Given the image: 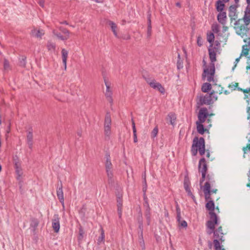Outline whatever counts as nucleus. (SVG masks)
<instances>
[{
  "instance_id": "38",
  "label": "nucleus",
  "mask_w": 250,
  "mask_h": 250,
  "mask_svg": "<svg viewBox=\"0 0 250 250\" xmlns=\"http://www.w3.org/2000/svg\"><path fill=\"white\" fill-rule=\"evenodd\" d=\"M211 29L212 31L215 33H217L219 32V26L218 24H213L211 26Z\"/></svg>"
},
{
  "instance_id": "9",
  "label": "nucleus",
  "mask_w": 250,
  "mask_h": 250,
  "mask_svg": "<svg viewBox=\"0 0 250 250\" xmlns=\"http://www.w3.org/2000/svg\"><path fill=\"white\" fill-rule=\"evenodd\" d=\"M212 114L209 115L208 113V109L206 107L201 108L199 111L198 114V122L200 123H204L206 119L209 116H211Z\"/></svg>"
},
{
  "instance_id": "17",
  "label": "nucleus",
  "mask_w": 250,
  "mask_h": 250,
  "mask_svg": "<svg viewBox=\"0 0 250 250\" xmlns=\"http://www.w3.org/2000/svg\"><path fill=\"white\" fill-rule=\"evenodd\" d=\"M237 6L235 5H232L229 7V16L230 17V20H235L237 18L236 14V8Z\"/></svg>"
},
{
  "instance_id": "51",
  "label": "nucleus",
  "mask_w": 250,
  "mask_h": 250,
  "mask_svg": "<svg viewBox=\"0 0 250 250\" xmlns=\"http://www.w3.org/2000/svg\"><path fill=\"white\" fill-rule=\"evenodd\" d=\"M117 212L119 218H121L122 215V207H117Z\"/></svg>"
},
{
  "instance_id": "14",
  "label": "nucleus",
  "mask_w": 250,
  "mask_h": 250,
  "mask_svg": "<svg viewBox=\"0 0 250 250\" xmlns=\"http://www.w3.org/2000/svg\"><path fill=\"white\" fill-rule=\"evenodd\" d=\"M57 195L60 202L62 204V205H63L64 197L62 181H60V186L58 185V187L57 188Z\"/></svg>"
},
{
  "instance_id": "24",
  "label": "nucleus",
  "mask_w": 250,
  "mask_h": 250,
  "mask_svg": "<svg viewBox=\"0 0 250 250\" xmlns=\"http://www.w3.org/2000/svg\"><path fill=\"white\" fill-rule=\"evenodd\" d=\"M145 215L147 221V225H149L151 222L150 208H146Z\"/></svg>"
},
{
  "instance_id": "49",
  "label": "nucleus",
  "mask_w": 250,
  "mask_h": 250,
  "mask_svg": "<svg viewBox=\"0 0 250 250\" xmlns=\"http://www.w3.org/2000/svg\"><path fill=\"white\" fill-rule=\"evenodd\" d=\"M238 86V83H232L231 84H229V87L232 88L233 90H235Z\"/></svg>"
},
{
  "instance_id": "42",
  "label": "nucleus",
  "mask_w": 250,
  "mask_h": 250,
  "mask_svg": "<svg viewBox=\"0 0 250 250\" xmlns=\"http://www.w3.org/2000/svg\"><path fill=\"white\" fill-rule=\"evenodd\" d=\"M185 189L186 191V192H187L188 195L189 196H190L193 199H194L195 197L192 193L191 190L190 189V188L189 187L186 188H185Z\"/></svg>"
},
{
  "instance_id": "37",
  "label": "nucleus",
  "mask_w": 250,
  "mask_h": 250,
  "mask_svg": "<svg viewBox=\"0 0 250 250\" xmlns=\"http://www.w3.org/2000/svg\"><path fill=\"white\" fill-rule=\"evenodd\" d=\"M243 20L245 22V24L247 26L250 22V15H248L246 12H245L244 16L243 17Z\"/></svg>"
},
{
  "instance_id": "35",
  "label": "nucleus",
  "mask_w": 250,
  "mask_h": 250,
  "mask_svg": "<svg viewBox=\"0 0 250 250\" xmlns=\"http://www.w3.org/2000/svg\"><path fill=\"white\" fill-rule=\"evenodd\" d=\"M26 58L25 56H22L21 58L20 59L19 61V65L22 67H25L26 64Z\"/></svg>"
},
{
  "instance_id": "59",
  "label": "nucleus",
  "mask_w": 250,
  "mask_h": 250,
  "mask_svg": "<svg viewBox=\"0 0 250 250\" xmlns=\"http://www.w3.org/2000/svg\"><path fill=\"white\" fill-rule=\"evenodd\" d=\"M200 40H201V38L199 37H198V38H197V44H198V45L199 46H201L202 45V43L200 42Z\"/></svg>"
},
{
  "instance_id": "48",
  "label": "nucleus",
  "mask_w": 250,
  "mask_h": 250,
  "mask_svg": "<svg viewBox=\"0 0 250 250\" xmlns=\"http://www.w3.org/2000/svg\"><path fill=\"white\" fill-rule=\"evenodd\" d=\"M247 3L248 4L247 7L246 8V10L245 12L247 13H248L249 15H250V0H246Z\"/></svg>"
},
{
  "instance_id": "13",
  "label": "nucleus",
  "mask_w": 250,
  "mask_h": 250,
  "mask_svg": "<svg viewBox=\"0 0 250 250\" xmlns=\"http://www.w3.org/2000/svg\"><path fill=\"white\" fill-rule=\"evenodd\" d=\"M198 167L199 171L201 173H207L208 166L205 158H202L199 160Z\"/></svg>"
},
{
  "instance_id": "4",
  "label": "nucleus",
  "mask_w": 250,
  "mask_h": 250,
  "mask_svg": "<svg viewBox=\"0 0 250 250\" xmlns=\"http://www.w3.org/2000/svg\"><path fill=\"white\" fill-rule=\"evenodd\" d=\"M105 158L106 159L105 168L108 178V182L109 184H112L114 183L113 165L111 162L110 154L108 153H106L105 155Z\"/></svg>"
},
{
  "instance_id": "16",
  "label": "nucleus",
  "mask_w": 250,
  "mask_h": 250,
  "mask_svg": "<svg viewBox=\"0 0 250 250\" xmlns=\"http://www.w3.org/2000/svg\"><path fill=\"white\" fill-rule=\"evenodd\" d=\"M218 22L221 24L224 25L227 22V13L225 11L220 12L217 17Z\"/></svg>"
},
{
  "instance_id": "29",
  "label": "nucleus",
  "mask_w": 250,
  "mask_h": 250,
  "mask_svg": "<svg viewBox=\"0 0 250 250\" xmlns=\"http://www.w3.org/2000/svg\"><path fill=\"white\" fill-rule=\"evenodd\" d=\"M16 173L17 174V179L19 182L21 181V176L22 175L23 172L22 169L21 168L16 169Z\"/></svg>"
},
{
  "instance_id": "2",
  "label": "nucleus",
  "mask_w": 250,
  "mask_h": 250,
  "mask_svg": "<svg viewBox=\"0 0 250 250\" xmlns=\"http://www.w3.org/2000/svg\"><path fill=\"white\" fill-rule=\"evenodd\" d=\"M212 233H213L214 239L213 243L214 250H225L222 244L225 241V239L224 238V233L222 227L220 226L216 229H209V230L207 231L208 234L210 235Z\"/></svg>"
},
{
  "instance_id": "44",
  "label": "nucleus",
  "mask_w": 250,
  "mask_h": 250,
  "mask_svg": "<svg viewBox=\"0 0 250 250\" xmlns=\"http://www.w3.org/2000/svg\"><path fill=\"white\" fill-rule=\"evenodd\" d=\"M249 142H250V140H249ZM243 151L244 154L247 153V151H250V143L247 144L245 147H243Z\"/></svg>"
},
{
  "instance_id": "33",
  "label": "nucleus",
  "mask_w": 250,
  "mask_h": 250,
  "mask_svg": "<svg viewBox=\"0 0 250 250\" xmlns=\"http://www.w3.org/2000/svg\"><path fill=\"white\" fill-rule=\"evenodd\" d=\"M146 80L147 83H148L152 88L156 89L157 84L158 83L157 82H156L154 80L150 81L149 79H146Z\"/></svg>"
},
{
  "instance_id": "25",
  "label": "nucleus",
  "mask_w": 250,
  "mask_h": 250,
  "mask_svg": "<svg viewBox=\"0 0 250 250\" xmlns=\"http://www.w3.org/2000/svg\"><path fill=\"white\" fill-rule=\"evenodd\" d=\"M108 23L109 25L110 26L112 32H113L114 35L116 37H117V32L116 31V29L117 28V26L116 25V24L113 21H108Z\"/></svg>"
},
{
  "instance_id": "20",
  "label": "nucleus",
  "mask_w": 250,
  "mask_h": 250,
  "mask_svg": "<svg viewBox=\"0 0 250 250\" xmlns=\"http://www.w3.org/2000/svg\"><path fill=\"white\" fill-rule=\"evenodd\" d=\"M225 6V4L221 0H218L216 2V9L219 12L224 11Z\"/></svg>"
},
{
  "instance_id": "55",
  "label": "nucleus",
  "mask_w": 250,
  "mask_h": 250,
  "mask_svg": "<svg viewBox=\"0 0 250 250\" xmlns=\"http://www.w3.org/2000/svg\"><path fill=\"white\" fill-rule=\"evenodd\" d=\"M38 3L39 4V5L41 7H44V0H39V1L38 2Z\"/></svg>"
},
{
  "instance_id": "21",
  "label": "nucleus",
  "mask_w": 250,
  "mask_h": 250,
  "mask_svg": "<svg viewBox=\"0 0 250 250\" xmlns=\"http://www.w3.org/2000/svg\"><path fill=\"white\" fill-rule=\"evenodd\" d=\"M196 125L197 132L200 134H203L205 133L206 129L204 128L203 123H200L199 122L197 121Z\"/></svg>"
},
{
  "instance_id": "63",
  "label": "nucleus",
  "mask_w": 250,
  "mask_h": 250,
  "mask_svg": "<svg viewBox=\"0 0 250 250\" xmlns=\"http://www.w3.org/2000/svg\"><path fill=\"white\" fill-rule=\"evenodd\" d=\"M247 176L248 177V181H249V182H250V169L249 170V171H248V172L247 173Z\"/></svg>"
},
{
  "instance_id": "27",
  "label": "nucleus",
  "mask_w": 250,
  "mask_h": 250,
  "mask_svg": "<svg viewBox=\"0 0 250 250\" xmlns=\"http://www.w3.org/2000/svg\"><path fill=\"white\" fill-rule=\"evenodd\" d=\"M132 130L133 133V141L134 143H137L138 141L137 133H136V129L135 127V124L134 121L132 120Z\"/></svg>"
},
{
  "instance_id": "54",
  "label": "nucleus",
  "mask_w": 250,
  "mask_h": 250,
  "mask_svg": "<svg viewBox=\"0 0 250 250\" xmlns=\"http://www.w3.org/2000/svg\"><path fill=\"white\" fill-rule=\"evenodd\" d=\"M218 91H215V93H218L219 94H221L223 93V87L220 86H218Z\"/></svg>"
},
{
  "instance_id": "61",
  "label": "nucleus",
  "mask_w": 250,
  "mask_h": 250,
  "mask_svg": "<svg viewBox=\"0 0 250 250\" xmlns=\"http://www.w3.org/2000/svg\"><path fill=\"white\" fill-rule=\"evenodd\" d=\"M144 201H148V198L146 195V193H144Z\"/></svg>"
},
{
  "instance_id": "31",
  "label": "nucleus",
  "mask_w": 250,
  "mask_h": 250,
  "mask_svg": "<svg viewBox=\"0 0 250 250\" xmlns=\"http://www.w3.org/2000/svg\"><path fill=\"white\" fill-rule=\"evenodd\" d=\"M47 47L49 51H55L56 48L55 43L51 42H48L47 43Z\"/></svg>"
},
{
  "instance_id": "28",
  "label": "nucleus",
  "mask_w": 250,
  "mask_h": 250,
  "mask_svg": "<svg viewBox=\"0 0 250 250\" xmlns=\"http://www.w3.org/2000/svg\"><path fill=\"white\" fill-rule=\"evenodd\" d=\"M53 34L62 41H65L68 39V37L62 35L61 33L56 32L55 30L53 31Z\"/></svg>"
},
{
  "instance_id": "45",
  "label": "nucleus",
  "mask_w": 250,
  "mask_h": 250,
  "mask_svg": "<svg viewBox=\"0 0 250 250\" xmlns=\"http://www.w3.org/2000/svg\"><path fill=\"white\" fill-rule=\"evenodd\" d=\"M190 186V181L188 178L186 177L184 179V188L189 187Z\"/></svg>"
},
{
  "instance_id": "18",
  "label": "nucleus",
  "mask_w": 250,
  "mask_h": 250,
  "mask_svg": "<svg viewBox=\"0 0 250 250\" xmlns=\"http://www.w3.org/2000/svg\"><path fill=\"white\" fill-rule=\"evenodd\" d=\"M27 144L29 147L31 149L33 145V133L32 129L30 128L27 134Z\"/></svg>"
},
{
  "instance_id": "8",
  "label": "nucleus",
  "mask_w": 250,
  "mask_h": 250,
  "mask_svg": "<svg viewBox=\"0 0 250 250\" xmlns=\"http://www.w3.org/2000/svg\"><path fill=\"white\" fill-rule=\"evenodd\" d=\"M209 216L210 219L207 222V227L209 229H215V225L219 224V220L216 214L211 213V215Z\"/></svg>"
},
{
  "instance_id": "30",
  "label": "nucleus",
  "mask_w": 250,
  "mask_h": 250,
  "mask_svg": "<svg viewBox=\"0 0 250 250\" xmlns=\"http://www.w3.org/2000/svg\"><path fill=\"white\" fill-rule=\"evenodd\" d=\"M167 119L171 125H173L176 120V117L174 114L170 113L167 116Z\"/></svg>"
},
{
  "instance_id": "41",
  "label": "nucleus",
  "mask_w": 250,
  "mask_h": 250,
  "mask_svg": "<svg viewBox=\"0 0 250 250\" xmlns=\"http://www.w3.org/2000/svg\"><path fill=\"white\" fill-rule=\"evenodd\" d=\"M3 67L4 70H7L10 68L9 61L6 59H4V60Z\"/></svg>"
},
{
  "instance_id": "26",
  "label": "nucleus",
  "mask_w": 250,
  "mask_h": 250,
  "mask_svg": "<svg viewBox=\"0 0 250 250\" xmlns=\"http://www.w3.org/2000/svg\"><path fill=\"white\" fill-rule=\"evenodd\" d=\"M207 41L209 42L211 44L210 46H212V43L214 41V35L213 33L209 32L207 33Z\"/></svg>"
},
{
  "instance_id": "23",
  "label": "nucleus",
  "mask_w": 250,
  "mask_h": 250,
  "mask_svg": "<svg viewBox=\"0 0 250 250\" xmlns=\"http://www.w3.org/2000/svg\"><path fill=\"white\" fill-rule=\"evenodd\" d=\"M211 88V84L208 83H205L202 85L201 90L203 92L207 93L208 92Z\"/></svg>"
},
{
  "instance_id": "5",
  "label": "nucleus",
  "mask_w": 250,
  "mask_h": 250,
  "mask_svg": "<svg viewBox=\"0 0 250 250\" xmlns=\"http://www.w3.org/2000/svg\"><path fill=\"white\" fill-rule=\"evenodd\" d=\"M215 93L214 91H211L209 94H206L205 96H200L199 97L197 104L198 106L203 105V104L209 105L212 104V96Z\"/></svg>"
},
{
  "instance_id": "58",
  "label": "nucleus",
  "mask_w": 250,
  "mask_h": 250,
  "mask_svg": "<svg viewBox=\"0 0 250 250\" xmlns=\"http://www.w3.org/2000/svg\"><path fill=\"white\" fill-rule=\"evenodd\" d=\"M212 103L214 102L217 100V97L216 95H214V93L212 96Z\"/></svg>"
},
{
  "instance_id": "36",
  "label": "nucleus",
  "mask_w": 250,
  "mask_h": 250,
  "mask_svg": "<svg viewBox=\"0 0 250 250\" xmlns=\"http://www.w3.org/2000/svg\"><path fill=\"white\" fill-rule=\"evenodd\" d=\"M59 29L65 35V37H68V39L69 38V31L66 28L60 26L59 27Z\"/></svg>"
},
{
  "instance_id": "46",
  "label": "nucleus",
  "mask_w": 250,
  "mask_h": 250,
  "mask_svg": "<svg viewBox=\"0 0 250 250\" xmlns=\"http://www.w3.org/2000/svg\"><path fill=\"white\" fill-rule=\"evenodd\" d=\"M117 207H122V199L120 196L117 197Z\"/></svg>"
},
{
  "instance_id": "15",
  "label": "nucleus",
  "mask_w": 250,
  "mask_h": 250,
  "mask_svg": "<svg viewBox=\"0 0 250 250\" xmlns=\"http://www.w3.org/2000/svg\"><path fill=\"white\" fill-rule=\"evenodd\" d=\"M207 201V203L206 204V209L209 211V215H211V213L216 214V213L214 212L215 205L213 201L211 198V199H209Z\"/></svg>"
},
{
  "instance_id": "10",
  "label": "nucleus",
  "mask_w": 250,
  "mask_h": 250,
  "mask_svg": "<svg viewBox=\"0 0 250 250\" xmlns=\"http://www.w3.org/2000/svg\"><path fill=\"white\" fill-rule=\"evenodd\" d=\"M104 82L105 85L106 86V91L105 93V96L107 100V101L112 104L113 103V99H112V91L110 88V83L109 82H108L105 79H104Z\"/></svg>"
},
{
  "instance_id": "43",
  "label": "nucleus",
  "mask_w": 250,
  "mask_h": 250,
  "mask_svg": "<svg viewBox=\"0 0 250 250\" xmlns=\"http://www.w3.org/2000/svg\"><path fill=\"white\" fill-rule=\"evenodd\" d=\"M152 27L151 25L150 24H148L147 26V38H149L151 35L152 32Z\"/></svg>"
},
{
  "instance_id": "50",
  "label": "nucleus",
  "mask_w": 250,
  "mask_h": 250,
  "mask_svg": "<svg viewBox=\"0 0 250 250\" xmlns=\"http://www.w3.org/2000/svg\"><path fill=\"white\" fill-rule=\"evenodd\" d=\"M144 185H143V191L144 193H146V188H147V185H146V177L145 176L144 177Z\"/></svg>"
},
{
  "instance_id": "40",
  "label": "nucleus",
  "mask_w": 250,
  "mask_h": 250,
  "mask_svg": "<svg viewBox=\"0 0 250 250\" xmlns=\"http://www.w3.org/2000/svg\"><path fill=\"white\" fill-rule=\"evenodd\" d=\"M158 132V128L157 126H156L151 132V138H154L157 136Z\"/></svg>"
},
{
  "instance_id": "52",
  "label": "nucleus",
  "mask_w": 250,
  "mask_h": 250,
  "mask_svg": "<svg viewBox=\"0 0 250 250\" xmlns=\"http://www.w3.org/2000/svg\"><path fill=\"white\" fill-rule=\"evenodd\" d=\"M183 62L181 60H177V68L178 69H180L183 67Z\"/></svg>"
},
{
  "instance_id": "60",
  "label": "nucleus",
  "mask_w": 250,
  "mask_h": 250,
  "mask_svg": "<svg viewBox=\"0 0 250 250\" xmlns=\"http://www.w3.org/2000/svg\"><path fill=\"white\" fill-rule=\"evenodd\" d=\"M143 231H139L138 232V234H139V236L140 238H141L142 240L143 239Z\"/></svg>"
},
{
  "instance_id": "34",
  "label": "nucleus",
  "mask_w": 250,
  "mask_h": 250,
  "mask_svg": "<svg viewBox=\"0 0 250 250\" xmlns=\"http://www.w3.org/2000/svg\"><path fill=\"white\" fill-rule=\"evenodd\" d=\"M210 188H209V194H208V196H206V194H204L206 201L211 199V194L212 193H216L217 191V189H212L211 190Z\"/></svg>"
},
{
  "instance_id": "56",
  "label": "nucleus",
  "mask_w": 250,
  "mask_h": 250,
  "mask_svg": "<svg viewBox=\"0 0 250 250\" xmlns=\"http://www.w3.org/2000/svg\"><path fill=\"white\" fill-rule=\"evenodd\" d=\"M15 169L21 168V165L19 162H16L15 163Z\"/></svg>"
},
{
  "instance_id": "1",
  "label": "nucleus",
  "mask_w": 250,
  "mask_h": 250,
  "mask_svg": "<svg viewBox=\"0 0 250 250\" xmlns=\"http://www.w3.org/2000/svg\"><path fill=\"white\" fill-rule=\"evenodd\" d=\"M214 48H208L209 57L210 61L208 68H205L203 73V77H207V80L208 82H211L214 80V75L215 74V64L214 62L216 61V53Z\"/></svg>"
},
{
  "instance_id": "47",
  "label": "nucleus",
  "mask_w": 250,
  "mask_h": 250,
  "mask_svg": "<svg viewBox=\"0 0 250 250\" xmlns=\"http://www.w3.org/2000/svg\"><path fill=\"white\" fill-rule=\"evenodd\" d=\"M44 35L43 30H38L36 33V37L38 38H41L42 35Z\"/></svg>"
},
{
  "instance_id": "62",
  "label": "nucleus",
  "mask_w": 250,
  "mask_h": 250,
  "mask_svg": "<svg viewBox=\"0 0 250 250\" xmlns=\"http://www.w3.org/2000/svg\"><path fill=\"white\" fill-rule=\"evenodd\" d=\"M138 228L139 229V231H143V225H139Z\"/></svg>"
},
{
  "instance_id": "39",
  "label": "nucleus",
  "mask_w": 250,
  "mask_h": 250,
  "mask_svg": "<svg viewBox=\"0 0 250 250\" xmlns=\"http://www.w3.org/2000/svg\"><path fill=\"white\" fill-rule=\"evenodd\" d=\"M156 89H157L161 93H164L165 92V88L159 83H158L157 84Z\"/></svg>"
},
{
  "instance_id": "12",
  "label": "nucleus",
  "mask_w": 250,
  "mask_h": 250,
  "mask_svg": "<svg viewBox=\"0 0 250 250\" xmlns=\"http://www.w3.org/2000/svg\"><path fill=\"white\" fill-rule=\"evenodd\" d=\"M176 211L177 214V220L179 222L180 226L185 228H187L188 226L187 222L185 220H181V209L177 203H176Z\"/></svg>"
},
{
  "instance_id": "53",
  "label": "nucleus",
  "mask_w": 250,
  "mask_h": 250,
  "mask_svg": "<svg viewBox=\"0 0 250 250\" xmlns=\"http://www.w3.org/2000/svg\"><path fill=\"white\" fill-rule=\"evenodd\" d=\"M206 174L202 173V177L200 180V184L201 185L206 179Z\"/></svg>"
},
{
  "instance_id": "64",
  "label": "nucleus",
  "mask_w": 250,
  "mask_h": 250,
  "mask_svg": "<svg viewBox=\"0 0 250 250\" xmlns=\"http://www.w3.org/2000/svg\"><path fill=\"white\" fill-rule=\"evenodd\" d=\"M247 112L248 114H250V106H249L247 108Z\"/></svg>"
},
{
  "instance_id": "19",
  "label": "nucleus",
  "mask_w": 250,
  "mask_h": 250,
  "mask_svg": "<svg viewBox=\"0 0 250 250\" xmlns=\"http://www.w3.org/2000/svg\"><path fill=\"white\" fill-rule=\"evenodd\" d=\"M62 63L64 65V66L65 67V69L66 68V61H67V58L68 56V51L65 50V49H62Z\"/></svg>"
},
{
  "instance_id": "3",
  "label": "nucleus",
  "mask_w": 250,
  "mask_h": 250,
  "mask_svg": "<svg viewBox=\"0 0 250 250\" xmlns=\"http://www.w3.org/2000/svg\"><path fill=\"white\" fill-rule=\"evenodd\" d=\"M198 150L199 154L201 156L205 153V142L203 137H200L199 139L197 137H195L193 139L191 149L192 155L196 156L197 154Z\"/></svg>"
},
{
  "instance_id": "32",
  "label": "nucleus",
  "mask_w": 250,
  "mask_h": 250,
  "mask_svg": "<svg viewBox=\"0 0 250 250\" xmlns=\"http://www.w3.org/2000/svg\"><path fill=\"white\" fill-rule=\"evenodd\" d=\"M100 230L101 231V233L100 236L98 238L97 241H98V244L99 245L102 242H104V232L103 229L101 227L100 229Z\"/></svg>"
},
{
  "instance_id": "22",
  "label": "nucleus",
  "mask_w": 250,
  "mask_h": 250,
  "mask_svg": "<svg viewBox=\"0 0 250 250\" xmlns=\"http://www.w3.org/2000/svg\"><path fill=\"white\" fill-rule=\"evenodd\" d=\"M39 224V221L37 218H32L31 219L30 227L33 229V230L35 231Z\"/></svg>"
},
{
  "instance_id": "11",
  "label": "nucleus",
  "mask_w": 250,
  "mask_h": 250,
  "mask_svg": "<svg viewBox=\"0 0 250 250\" xmlns=\"http://www.w3.org/2000/svg\"><path fill=\"white\" fill-rule=\"evenodd\" d=\"M60 218L59 216V215L56 214L53 216V219H52V227L54 230V232L58 233L60 229Z\"/></svg>"
},
{
  "instance_id": "57",
  "label": "nucleus",
  "mask_w": 250,
  "mask_h": 250,
  "mask_svg": "<svg viewBox=\"0 0 250 250\" xmlns=\"http://www.w3.org/2000/svg\"><path fill=\"white\" fill-rule=\"evenodd\" d=\"M144 206L146 208H150L149 207V205L148 201L144 202Z\"/></svg>"
},
{
  "instance_id": "6",
  "label": "nucleus",
  "mask_w": 250,
  "mask_h": 250,
  "mask_svg": "<svg viewBox=\"0 0 250 250\" xmlns=\"http://www.w3.org/2000/svg\"><path fill=\"white\" fill-rule=\"evenodd\" d=\"M206 180L203 189V191L204 194H206V196H208V194H209V188H211V186H213V184L215 183V180L213 175L211 174H208L206 177Z\"/></svg>"
},
{
  "instance_id": "7",
  "label": "nucleus",
  "mask_w": 250,
  "mask_h": 250,
  "mask_svg": "<svg viewBox=\"0 0 250 250\" xmlns=\"http://www.w3.org/2000/svg\"><path fill=\"white\" fill-rule=\"evenodd\" d=\"M111 119L109 113H106L104 123V132L105 136L109 137L111 134Z\"/></svg>"
}]
</instances>
